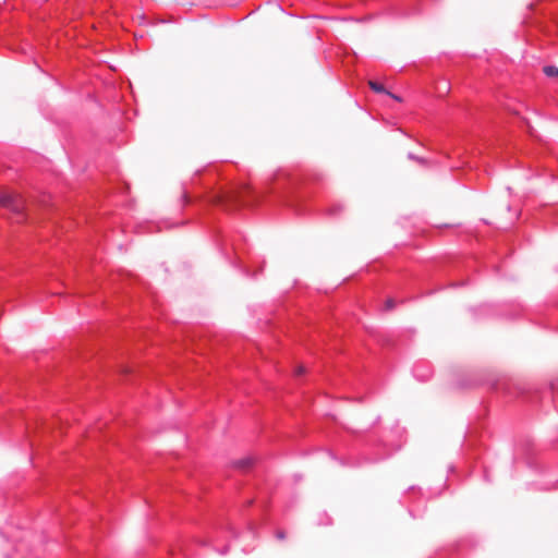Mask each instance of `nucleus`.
I'll return each instance as SVG.
<instances>
[{"label": "nucleus", "mask_w": 558, "mask_h": 558, "mask_svg": "<svg viewBox=\"0 0 558 558\" xmlns=\"http://www.w3.org/2000/svg\"><path fill=\"white\" fill-rule=\"evenodd\" d=\"M393 306H395L393 300L392 299L387 300V302H386L387 310H391V308H393Z\"/></svg>", "instance_id": "nucleus-7"}, {"label": "nucleus", "mask_w": 558, "mask_h": 558, "mask_svg": "<svg viewBox=\"0 0 558 558\" xmlns=\"http://www.w3.org/2000/svg\"><path fill=\"white\" fill-rule=\"evenodd\" d=\"M340 210H341V206L336 205V206H333V207H331V208L329 209V214H330V215H337V214H338V211H340Z\"/></svg>", "instance_id": "nucleus-6"}, {"label": "nucleus", "mask_w": 558, "mask_h": 558, "mask_svg": "<svg viewBox=\"0 0 558 558\" xmlns=\"http://www.w3.org/2000/svg\"><path fill=\"white\" fill-rule=\"evenodd\" d=\"M418 372H420V367H418V366H416V367L414 368V375H415L417 378H420L421 380H426V379H428V378L432 376V371H430L429 368H427V374H426V375H421Z\"/></svg>", "instance_id": "nucleus-4"}, {"label": "nucleus", "mask_w": 558, "mask_h": 558, "mask_svg": "<svg viewBox=\"0 0 558 558\" xmlns=\"http://www.w3.org/2000/svg\"><path fill=\"white\" fill-rule=\"evenodd\" d=\"M0 205L4 206V207L12 208L14 210H17L20 207V205L16 204L15 199L9 195L0 196Z\"/></svg>", "instance_id": "nucleus-1"}, {"label": "nucleus", "mask_w": 558, "mask_h": 558, "mask_svg": "<svg viewBox=\"0 0 558 558\" xmlns=\"http://www.w3.org/2000/svg\"><path fill=\"white\" fill-rule=\"evenodd\" d=\"M409 158H410V159H412V160H415V161H417V162H421V163H424V162H425V160H424L423 158L417 157V156H415V155H413V154H411V153L409 154Z\"/></svg>", "instance_id": "nucleus-5"}, {"label": "nucleus", "mask_w": 558, "mask_h": 558, "mask_svg": "<svg viewBox=\"0 0 558 558\" xmlns=\"http://www.w3.org/2000/svg\"><path fill=\"white\" fill-rule=\"evenodd\" d=\"M250 463H251L250 461H242V465L241 466H243V468L248 466Z\"/></svg>", "instance_id": "nucleus-8"}, {"label": "nucleus", "mask_w": 558, "mask_h": 558, "mask_svg": "<svg viewBox=\"0 0 558 558\" xmlns=\"http://www.w3.org/2000/svg\"><path fill=\"white\" fill-rule=\"evenodd\" d=\"M369 87H371V88H372V90H374L375 93H386V94H388V95H391L390 93H388V92L385 89L384 85H383V84H380V83H377V82H373V81H371V82H369Z\"/></svg>", "instance_id": "nucleus-3"}, {"label": "nucleus", "mask_w": 558, "mask_h": 558, "mask_svg": "<svg viewBox=\"0 0 558 558\" xmlns=\"http://www.w3.org/2000/svg\"><path fill=\"white\" fill-rule=\"evenodd\" d=\"M277 536H278V538H281V539L284 538V534L282 532H278Z\"/></svg>", "instance_id": "nucleus-10"}, {"label": "nucleus", "mask_w": 558, "mask_h": 558, "mask_svg": "<svg viewBox=\"0 0 558 558\" xmlns=\"http://www.w3.org/2000/svg\"><path fill=\"white\" fill-rule=\"evenodd\" d=\"M544 73L548 77H557L558 78V68H556L554 65H546V66H544Z\"/></svg>", "instance_id": "nucleus-2"}, {"label": "nucleus", "mask_w": 558, "mask_h": 558, "mask_svg": "<svg viewBox=\"0 0 558 558\" xmlns=\"http://www.w3.org/2000/svg\"><path fill=\"white\" fill-rule=\"evenodd\" d=\"M296 372H298V375H301V374L304 373V368L303 367H299Z\"/></svg>", "instance_id": "nucleus-9"}]
</instances>
